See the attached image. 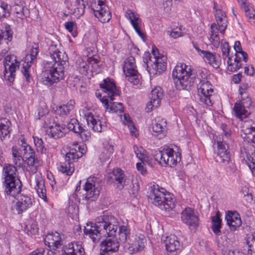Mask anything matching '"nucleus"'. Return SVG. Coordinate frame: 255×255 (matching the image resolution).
Masks as SVG:
<instances>
[{
    "mask_svg": "<svg viewBox=\"0 0 255 255\" xmlns=\"http://www.w3.org/2000/svg\"><path fill=\"white\" fill-rule=\"evenodd\" d=\"M32 205V199L28 196L21 194L17 197V201L12 207V210L15 214H21Z\"/></svg>",
    "mask_w": 255,
    "mask_h": 255,
    "instance_id": "20",
    "label": "nucleus"
},
{
    "mask_svg": "<svg viewBox=\"0 0 255 255\" xmlns=\"http://www.w3.org/2000/svg\"><path fill=\"white\" fill-rule=\"evenodd\" d=\"M9 15L8 5L0 1V18Z\"/></svg>",
    "mask_w": 255,
    "mask_h": 255,
    "instance_id": "56",
    "label": "nucleus"
},
{
    "mask_svg": "<svg viewBox=\"0 0 255 255\" xmlns=\"http://www.w3.org/2000/svg\"><path fill=\"white\" fill-rule=\"evenodd\" d=\"M60 44L58 42L54 43V42H52L49 48V53L53 61H66L67 56L60 51Z\"/></svg>",
    "mask_w": 255,
    "mask_h": 255,
    "instance_id": "29",
    "label": "nucleus"
},
{
    "mask_svg": "<svg viewBox=\"0 0 255 255\" xmlns=\"http://www.w3.org/2000/svg\"><path fill=\"white\" fill-rule=\"evenodd\" d=\"M76 26L75 23L72 21H68L65 23V28L70 32H72Z\"/></svg>",
    "mask_w": 255,
    "mask_h": 255,
    "instance_id": "64",
    "label": "nucleus"
},
{
    "mask_svg": "<svg viewBox=\"0 0 255 255\" xmlns=\"http://www.w3.org/2000/svg\"><path fill=\"white\" fill-rule=\"evenodd\" d=\"M241 135L248 142H255V124L246 122L242 126Z\"/></svg>",
    "mask_w": 255,
    "mask_h": 255,
    "instance_id": "25",
    "label": "nucleus"
},
{
    "mask_svg": "<svg viewBox=\"0 0 255 255\" xmlns=\"http://www.w3.org/2000/svg\"><path fill=\"white\" fill-rule=\"evenodd\" d=\"M79 114L81 118L86 121L88 127L94 131H102L103 125L100 117L94 111L85 107L80 110Z\"/></svg>",
    "mask_w": 255,
    "mask_h": 255,
    "instance_id": "10",
    "label": "nucleus"
},
{
    "mask_svg": "<svg viewBox=\"0 0 255 255\" xmlns=\"http://www.w3.org/2000/svg\"><path fill=\"white\" fill-rule=\"evenodd\" d=\"M25 231L28 235H34L38 232V228L37 223L32 220H29L25 225Z\"/></svg>",
    "mask_w": 255,
    "mask_h": 255,
    "instance_id": "44",
    "label": "nucleus"
},
{
    "mask_svg": "<svg viewBox=\"0 0 255 255\" xmlns=\"http://www.w3.org/2000/svg\"><path fill=\"white\" fill-rule=\"evenodd\" d=\"M221 49L223 59L226 60L227 58L230 57L229 54L230 47L228 43L227 42L222 43Z\"/></svg>",
    "mask_w": 255,
    "mask_h": 255,
    "instance_id": "57",
    "label": "nucleus"
},
{
    "mask_svg": "<svg viewBox=\"0 0 255 255\" xmlns=\"http://www.w3.org/2000/svg\"><path fill=\"white\" fill-rule=\"evenodd\" d=\"M133 150L136 157L142 161H147L148 157L146 154L145 150L140 146L135 145Z\"/></svg>",
    "mask_w": 255,
    "mask_h": 255,
    "instance_id": "48",
    "label": "nucleus"
},
{
    "mask_svg": "<svg viewBox=\"0 0 255 255\" xmlns=\"http://www.w3.org/2000/svg\"><path fill=\"white\" fill-rule=\"evenodd\" d=\"M163 97V91L160 87L156 86L151 91V99L153 101L155 106L160 104L161 100Z\"/></svg>",
    "mask_w": 255,
    "mask_h": 255,
    "instance_id": "42",
    "label": "nucleus"
},
{
    "mask_svg": "<svg viewBox=\"0 0 255 255\" xmlns=\"http://www.w3.org/2000/svg\"><path fill=\"white\" fill-rule=\"evenodd\" d=\"M12 160L15 165L20 166L22 165L23 159L22 157L21 153H20L16 147L13 146L12 148Z\"/></svg>",
    "mask_w": 255,
    "mask_h": 255,
    "instance_id": "45",
    "label": "nucleus"
},
{
    "mask_svg": "<svg viewBox=\"0 0 255 255\" xmlns=\"http://www.w3.org/2000/svg\"><path fill=\"white\" fill-rule=\"evenodd\" d=\"M83 140H88L91 137V132L88 130H86L83 127H81V131L78 132Z\"/></svg>",
    "mask_w": 255,
    "mask_h": 255,
    "instance_id": "59",
    "label": "nucleus"
},
{
    "mask_svg": "<svg viewBox=\"0 0 255 255\" xmlns=\"http://www.w3.org/2000/svg\"><path fill=\"white\" fill-rule=\"evenodd\" d=\"M33 138L37 151L41 153L45 152L46 148H45L44 143L42 139L37 136H33Z\"/></svg>",
    "mask_w": 255,
    "mask_h": 255,
    "instance_id": "50",
    "label": "nucleus"
},
{
    "mask_svg": "<svg viewBox=\"0 0 255 255\" xmlns=\"http://www.w3.org/2000/svg\"><path fill=\"white\" fill-rule=\"evenodd\" d=\"M65 255H84V249L80 242H74L68 244L64 247Z\"/></svg>",
    "mask_w": 255,
    "mask_h": 255,
    "instance_id": "28",
    "label": "nucleus"
},
{
    "mask_svg": "<svg viewBox=\"0 0 255 255\" xmlns=\"http://www.w3.org/2000/svg\"><path fill=\"white\" fill-rule=\"evenodd\" d=\"M31 185L34 187L39 197L44 201H46L44 180L40 173L35 174L34 177L31 179Z\"/></svg>",
    "mask_w": 255,
    "mask_h": 255,
    "instance_id": "22",
    "label": "nucleus"
},
{
    "mask_svg": "<svg viewBox=\"0 0 255 255\" xmlns=\"http://www.w3.org/2000/svg\"><path fill=\"white\" fill-rule=\"evenodd\" d=\"M245 161L251 170L253 175L255 176V154L247 155Z\"/></svg>",
    "mask_w": 255,
    "mask_h": 255,
    "instance_id": "51",
    "label": "nucleus"
},
{
    "mask_svg": "<svg viewBox=\"0 0 255 255\" xmlns=\"http://www.w3.org/2000/svg\"><path fill=\"white\" fill-rule=\"evenodd\" d=\"M145 162L141 161L140 162H138L136 164L137 170L142 175H145L147 173V170L145 167Z\"/></svg>",
    "mask_w": 255,
    "mask_h": 255,
    "instance_id": "62",
    "label": "nucleus"
},
{
    "mask_svg": "<svg viewBox=\"0 0 255 255\" xmlns=\"http://www.w3.org/2000/svg\"><path fill=\"white\" fill-rule=\"evenodd\" d=\"M215 16L217 23L211 25L210 41L215 47H218L220 44L219 33H224L227 26V18L226 13L220 9L216 10Z\"/></svg>",
    "mask_w": 255,
    "mask_h": 255,
    "instance_id": "7",
    "label": "nucleus"
},
{
    "mask_svg": "<svg viewBox=\"0 0 255 255\" xmlns=\"http://www.w3.org/2000/svg\"><path fill=\"white\" fill-rule=\"evenodd\" d=\"M164 244L167 252L173 255L177 254L181 247L178 238L174 235L167 236L164 240Z\"/></svg>",
    "mask_w": 255,
    "mask_h": 255,
    "instance_id": "24",
    "label": "nucleus"
},
{
    "mask_svg": "<svg viewBox=\"0 0 255 255\" xmlns=\"http://www.w3.org/2000/svg\"><path fill=\"white\" fill-rule=\"evenodd\" d=\"M167 33L170 37L173 38H177L183 35V32L179 27H176L175 28L171 29V30H168L167 31Z\"/></svg>",
    "mask_w": 255,
    "mask_h": 255,
    "instance_id": "55",
    "label": "nucleus"
},
{
    "mask_svg": "<svg viewBox=\"0 0 255 255\" xmlns=\"http://www.w3.org/2000/svg\"><path fill=\"white\" fill-rule=\"evenodd\" d=\"M213 92V86L209 81L205 78L202 77V79H200V82L198 84V93L201 102L207 106L212 105L211 97Z\"/></svg>",
    "mask_w": 255,
    "mask_h": 255,
    "instance_id": "13",
    "label": "nucleus"
},
{
    "mask_svg": "<svg viewBox=\"0 0 255 255\" xmlns=\"http://www.w3.org/2000/svg\"><path fill=\"white\" fill-rule=\"evenodd\" d=\"M11 123L6 119H0V140L2 141L9 133Z\"/></svg>",
    "mask_w": 255,
    "mask_h": 255,
    "instance_id": "39",
    "label": "nucleus"
},
{
    "mask_svg": "<svg viewBox=\"0 0 255 255\" xmlns=\"http://www.w3.org/2000/svg\"><path fill=\"white\" fill-rule=\"evenodd\" d=\"M19 63L13 55H7L3 60L4 67V78L9 83H12L15 78L16 70L19 67Z\"/></svg>",
    "mask_w": 255,
    "mask_h": 255,
    "instance_id": "14",
    "label": "nucleus"
},
{
    "mask_svg": "<svg viewBox=\"0 0 255 255\" xmlns=\"http://www.w3.org/2000/svg\"><path fill=\"white\" fill-rule=\"evenodd\" d=\"M85 193L83 194V199L87 201L94 200L99 195L100 188L99 180L95 177H89L87 179L83 186Z\"/></svg>",
    "mask_w": 255,
    "mask_h": 255,
    "instance_id": "12",
    "label": "nucleus"
},
{
    "mask_svg": "<svg viewBox=\"0 0 255 255\" xmlns=\"http://www.w3.org/2000/svg\"><path fill=\"white\" fill-rule=\"evenodd\" d=\"M26 169L29 172L35 173L43 163L41 159L34 155L27 157Z\"/></svg>",
    "mask_w": 255,
    "mask_h": 255,
    "instance_id": "34",
    "label": "nucleus"
},
{
    "mask_svg": "<svg viewBox=\"0 0 255 255\" xmlns=\"http://www.w3.org/2000/svg\"><path fill=\"white\" fill-rule=\"evenodd\" d=\"M123 123L124 125H128V129H134V126L132 121L130 119V117L128 114H124V118L122 119Z\"/></svg>",
    "mask_w": 255,
    "mask_h": 255,
    "instance_id": "58",
    "label": "nucleus"
},
{
    "mask_svg": "<svg viewBox=\"0 0 255 255\" xmlns=\"http://www.w3.org/2000/svg\"><path fill=\"white\" fill-rule=\"evenodd\" d=\"M155 159L162 166H175L181 160V153L168 146L163 147L154 155Z\"/></svg>",
    "mask_w": 255,
    "mask_h": 255,
    "instance_id": "9",
    "label": "nucleus"
},
{
    "mask_svg": "<svg viewBox=\"0 0 255 255\" xmlns=\"http://www.w3.org/2000/svg\"><path fill=\"white\" fill-rule=\"evenodd\" d=\"M3 175L5 193L13 197L18 195L21 191V183L17 178L16 168L11 164H6L3 168Z\"/></svg>",
    "mask_w": 255,
    "mask_h": 255,
    "instance_id": "5",
    "label": "nucleus"
},
{
    "mask_svg": "<svg viewBox=\"0 0 255 255\" xmlns=\"http://www.w3.org/2000/svg\"><path fill=\"white\" fill-rule=\"evenodd\" d=\"M166 122L163 119H155L152 121V135L158 138L165 136L166 133Z\"/></svg>",
    "mask_w": 255,
    "mask_h": 255,
    "instance_id": "23",
    "label": "nucleus"
},
{
    "mask_svg": "<svg viewBox=\"0 0 255 255\" xmlns=\"http://www.w3.org/2000/svg\"><path fill=\"white\" fill-rule=\"evenodd\" d=\"M83 0H70L71 11L77 17H79L84 14L85 6L81 2Z\"/></svg>",
    "mask_w": 255,
    "mask_h": 255,
    "instance_id": "37",
    "label": "nucleus"
},
{
    "mask_svg": "<svg viewBox=\"0 0 255 255\" xmlns=\"http://www.w3.org/2000/svg\"><path fill=\"white\" fill-rule=\"evenodd\" d=\"M250 86L247 83H243L241 84L239 89V92L241 95V99H244L246 98H251L247 93V90Z\"/></svg>",
    "mask_w": 255,
    "mask_h": 255,
    "instance_id": "54",
    "label": "nucleus"
},
{
    "mask_svg": "<svg viewBox=\"0 0 255 255\" xmlns=\"http://www.w3.org/2000/svg\"><path fill=\"white\" fill-rule=\"evenodd\" d=\"M227 59V69L228 70L232 72L238 70L242 66V59H239L235 56L234 58L232 57H228Z\"/></svg>",
    "mask_w": 255,
    "mask_h": 255,
    "instance_id": "38",
    "label": "nucleus"
},
{
    "mask_svg": "<svg viewBox=\"0 0 255 255\" xmlns=\"http://www.w3.org/2000/svg\"><path fill=\"white\" fill-rule=\"evenodd\" d=\"M181 221L189 228H195L198 225L199 218L197 212L193 208L186 207L181 213Z\"/></svg>",
    "mask_w": 255,
    "mask_h": 255,
    "instance_id": "19",
    "label": "nucleus"
},
{
    "mask_svg": "<svg viewBox=\"0 0 255 255\" xmlns=\"http://www.w3.org/2000/svg\"><path fill=\"white\" fill-rule=\"evenodd\" d=\"M22 145L21 146L22 149L23 151V156L25 158L27 159V157H30L35 155V152L33 149L28 144H27L24 141L21 140Z\"/></svg>",
    "mask_w": 255,
    "mask_h": 255,
    "instance_id": "52",
    "label": "nucleus"
},
{
    "mask_svg": "<svg viewBox=\"0 0 255 255\" xmlns=\"http://www.w3.org/2000/svg\"><path fill=\"white\" fill-rule=\"evenodd\" d=\"M106 0H91L90 5L94 14L102 22H108L111 18V13L106 4Z\"/></svg>",
    "mask_w": 255,
    "mask_h": 255,
    "instance_id": "11",
    "label": "nucleus"
},
{
    "mask_svg": "<svg viewBox=\"0 0 255 255\" xmlns=\"http://www.w3.org/2000/svg\"><path fill=\"white\" fill-rule=\"evenodd\" d=\"M166 58L164 56L158 58L154 60L151 68L148 70L150 74H160L166 69Z\"/></svg>",
    "mask_w": 255,
    "mask_h": 255,
    "instance_id": "30",
    "label": "nucleus"
},
{
    "mask_svg": "<svg viewBox=\"0 0 255 255\" xmlns=\"http://www.w3.org/2000/svg\"><path fill=\"white\" fill-rule=\"evenodd\" d=\"M66 61H54L50 62L46 67L43 77L42 78V83L46 85H51L57 83L64 77V66L63 62Z\"/></svg>",
    "mask_w": 255,
    "mask_h": 255,
    "instance_id": "8",
    "label": "nucleus"
},
{
    "mask_svg": "<svg viewBox=\"0 0 255 255\" xmlns=\"http://www.w3.org/2000/svg\"><path fill=\"white\" fill-rule=\"evenodd\" d=\"M48 110L45 106L39 107L37 111V115L36 116L37 119H40L46 114H48Z\"/></svg>",
    "mask_w": 255,
    "mask_h": 255,
    "instance_id": "61",
    "label": "nucleus"
},
{
    "mask_svg": "<svg viewBox=\"0 0 255 255\" xmlns=\"http://www.w3.org/2000/svg\"><path fill=\"white\" fill-rule=\"evenodd\" d=\"M119 239L121 243H126L128 242V237L129 235V230L126 226H121L118 232Z\"/></svg>",
    "mask_w": 255,
    "mask_h": 255,
    "instance_id": "46",
    "label": "nucleus"
},
{
    "mask_svg": "<svg viewBox=\"0 0 255 255\" xmlns=\"http://www.w3.org/2000/svg\"><path fill=\"white\" fill-rule=\"evenodd\" d=\"M146 240L142 235H135L129 237L128 243L124 247L128 252L130 254H134L142 251L144 247Z\"/></svg>",
    "mask_w": 255,
    "mask_h": 255,
    "instance_id": "17",
    "label": "nucleus"
},
{
    "mask_svg": "<svg viewBox=\"0 0 255 255\" xmlns=\"http://www.w3.org/2000/svg\"><path fill=\"white\" fill-rule=\"evenodd\" d=\"M149 198L153 204L162 211L170 212L175 207V199L173 195L157 184L151 187Z\"/></svg>",
    "mask_w": 255,
    "mask_h": 255,
    "instance_id": "3",
    "label": "nucleus"
},
{
    "mask_svg": "<svg viewBox=\"0 0 255 255\" xmlns=\"http://www.w3.org/2000/svg\"><path fill=\"white\" fill-rule=\"evenodd\" d=\"M103 150L99 155V158L102 161H105L110 159L114 153V145L111 141H106L103 143Z\"/></svg>",
    "mask_w": 255,
    "mask_h": 255,
    "instance_id": "35",
    "label": "nucleus"
},
{
    "mask_svg": "<svg viewBox=\"0 0 255 255\" xmlns=\"http://www.w3.org/2000/svg\"><path fill=\"white\" fill-rule=\"evenodd\" d=\"M217 154L221 159V162H228L230 159V154L228 151V146L225 143L220 140H217Z\"/></svg>",
    "mask_w": 255,
    "mask_h": 255,
    "instance_id": "33",
    "label": "nucleus"
},
{
    "mask_svg": "<svg viewBox=\"0 0 255 255\" xmlns=\"http://www.w3.org/2000/svg\"><path fill=\"white\" fill-rule=\"evenodd\" d=\"M252 104L251 98L240 99L234 105V114L241 120L248 117L251 114L250 107Z\"/></svg>",
    "mask_w": 255,
    "mask_h": 255,
    "instance_id": "18",
    "label": "nucleus"
},
{
    "mask_svg": "<svg viewBox=\"0 0 255 255\" xmlns=\"http://www.w3.org/2000/svg\"><path fill=\"white\" fill-rule=\"evenodd\" d=\"M44 243L49 247L56 249L63 244V240L60 235L57 233L48 234L44 239Z\"/></svg>",
    "mask_w": 255,
    "mask_h": 255,
    "instance_id": "31",
    "label": "nucleus"
},
{
    "mask_svg": "<svg viewBox=\"0 0 255 255\" xmlns=\"http://www.w3.org/2000/svg\"><path fill=\"white\" fill-rule=\"evenodd\" d=\"M246 242L248 246L247 255H255V232L247 235Z\"/></svg>",
    "mask_w": 255,
    "mask_h": 255,
    "instance_id": "41",
    "label": "nucleus"
},
{
    "mask_svg": "<svg viewBox=\"0 0 255 255\" xmlns=\"http://www.w3.org/2000/svg\"><path fill=\"white\" fill-rule=\"evenodd\" d=\"M113 179L117 182V187L122 189L125 184V175L123 171L120 168L115 169L113 170Z\"/></svg>",
    "mask_w": 255,
    "mask_h": 255,
    "instance_id": "40",
    "label": "nucleus"
},
{
    "mask_svg": "<svg viewBox=\"0 0 255 255\" xmlns=\"http://www.w3.org/2000/svg\"><path fill=\"white\" fill-rule=\"evenodd\" d=\"M86 152L85 144H73L69 151L65 155V161L60 163L59 170L67 175H71L74 171V162L81 157Z\"/></svg>",
    "mask_w": 255,
    "mask_h": 255,
    "instance_id": "6",
    "label": "nucleus"
},
{
    "mask_svg": "<svg viewBox=\"0 0 255 255\" xmlns=\"http://www.w3.org/2000/svg\"><path fill=\"white\" fill-rule=\"evenodd\" d=\"M221 214L218 211L215 216L212 218V229L213 232L216 235H219L221 231V219H220Z\"/></svg>",
    "mask_w": 255,
    "mask_h": 255,
    "instance_id": "43",
    "label": "nucleus"
},
{
    "mask_svg": "<svg viewBox=\"0 0 255 255\" xmlns=\"http://www.w3.org/2000/svg\"><path fill=\"white\" fill-rule=\"evenodd\" d=\"M160 105L159 103H158V105L155 106L153 101L150 99V101L146 104L145 110L147 112H150L154 109L158 108Z\"/></svg>",
    "mask_w": 255,
    "mask_h": 255,
    "instance_id": "63",
    "label": "nucleus"
},
{
    "mask_svg": "<svg viewBox=\"0 0 255 255\" xmlns=\"http://www.w3.org/2000/svg\"><path fill=\"white\" fill-rule=\"evenodd\" d=\"M45 124L49 130L48 134L51 137L58 138L63 136L65 132V128L60 124L55 122L53 118H48L45 121Z\"/></svg>",
    "mask_w": 255,
    "mask_h": 255,
    "instance_id": "21",
    "label": "nucleus"
},
{
    "mask_svg": "<svg viewBox=\"0 0 255 255\" xmlns=\"http://www.w3.org/2000/svg\"><path fill=\"white\" fill-rule=\"evenodd\" d=\"M79 68V71L82 74L86 75L88 74L89 65L84 61L80 62Z\"/></svg>",
    "mask_w": 255,
    "mask_h": 255,
    "instance_id": "60",
    "label": "nucleus"
},
{
    "mask_svg": "<svg viewBox=\"0 0 255 255\" xmlns=\"http://www.w3.org/2000/svg\"><path fill=\"white\" fill-rule=\"evenodd\" d=\"M204 61L215 68L219 67L221 63L220 56L218 54L205 51L201 55Z\"/></svg>",
    "mask_w": 255,
    "mask_h": 255,
    "instance_id": "32",
    "label": "nucleus"
},
{
    "mask_svg": "<svg viewBox=\"0 0 255 255\" xmlns=\"http://www.w3.org/2000/svg\"><path fill=\"white\" fill-rule=\"evenodd\" d=\"M118 222L116 218L111 215H104L96 218L95 222L88 223L84 229V233L95 243L106 237H110L103 242L106 253L116 252L118 251L119 242L117 239L113 237L118 228Z\"/></svg>",
    "mask_w": 255,
    "mask_h": 255,
    "instance_id": "1",
    "label": "nucleus"
},
{
    "mask_svg": "<svg viewBox=\"0 0 255 255\" xmlns=\"http://www.w3.org/2000/svg\"><path fill=\"white\" fill-rule=\"evenodd\" d=\"M175 86L179 90L188 89L193 84L195 74L191 68L182 63H178L172 72Z\"/></svg>",
    "mask_w": 255,
    "mask_h": 255,
    "instance_id": "4",
    "label": "nucleus"
},
{
    "mask_svg": "<svg viewBox=\"0 0 255 255\" xmlns=\"http://www.w3.org/2000/svg\"><path fill=\"white\" fill-rule=\"evenodd\" d=\"M234 49L236 51L235 56L239 59H242L243 61L246 62L248 58L247 54L242 50L241 43L237 41L235 42Z\"/></svg>",
    "mask_w": 255,
    "mask_h": 255,
    "instance_id": "47",
    "label": "nucleus"
},
{
    "mask_svg": "<svg viewBox=\"0 0 255 255\" xmlns=\"http://www.w3.org/2000/svg\"><path fill=\"white\" fill-rule=\"evenodd\" d=\"M75 107V102L70 100L65 104L56 107L55 112L57 115L64 117L70 114Z\"/></svg>",
    "mask_w": 255,
    "mask_h": 255,
    "instance_id": "36",
    "label": "nucleus"
},
{
    "mask_svg": "<svg viewBox=\"0 0 255 255\" xmlns=\"http://www.w3.org/2000/svg\"><path fill=\"white\" fill-rule=\"evenodd\" d=\"M101 89L96 92L97 97L99 99L105 108L106 112L109 113H116L121 114L124 112L123 104L121 103H113L115 96L119 95V91L115 83L109 78L103 80L100 84Z\"/></svg>",
    "mask_w": 255,
    "mask_h": 255,
    "instance_id": "2",
    "label": "nucleus"
},
{
    "mask_svg": "<svg viewBox=\"0 0 255 255\" xmlns=\"http://www.w3.org/2000/svg\"><path fill=\"white\" fill-rule=\"evenodd\" d=\"M39 46L34 43L30 51V53L27 54L23 59L21 72L25 77L26 80L29 82L31 79L29 70L32 63L36 61V56L39 52Z\"/></svg>",
    "mask_w": 255,
    "mask_h": 255,
    "instance_id": "16",
    "label": "nucleus"
},
{
    "mask_svg": "<svg viewBox=\"0 0 255 255\" xmlns=\"http://www.w3.org/2000/svg\"><path fill=\"white\" fill-rule=\"evenodd\" d=\"M29 255H56L55 253L52 251L39 248L32 251Z\"/></svg>",
    "mask_w": 255,
    "mask_h": 255,
    "instance_id": "53",
    "label": "nucleus"
},
{
    "mask_svg": "<svg viewBox=\"0 0 255 255\" xmlns=\"http://www.w3.org/2000/svg\"><path fill=\"white\" fill-rule=\"evenodd\" d=\"M226 220L230 229L232 231L236 230L242 224L240 215L237 212L228 211L226 216Z\"/></svg>",
    "mask_w": 255,
    "mask_h": 255,
    "instance_id": "27",
    "label": "nucleus"
},
{
    "mask_svg": "<svg viewBox=\"0 0 255 255\" xmlns=\"http://www.w3.org/2000/svg\"><path fill=\"white\" fill-rule=\"evenodd\" d=\"M123 70L127 79L134 85L140 81V76L136 70L135 59L132 56L128 57L125 61Z\"/></svg>",
    "mask_w": 255,
    "mask_h": 255,
    "instance_id": "15",
    "label": "nucleus"
},
{
    "mask_svg": "<svg viewBox=\"0 0 255 255\" xmlns=\"http://www.w3.org/2000/svg\"><path fill=\"white\" fill-rule=\"evenodd\" d=\"M126 17L129 20L133 28L138 34V35L142 38H143L144 35L140 31V25L141 24V20L139 18L137 14L133 12L131 10H128L125 13Z\"/></svg>",
    "mask_w": 255,
    "mask_h": 255,
    "instance_id": "26",
    "label": "nucleus"
},
{
    "mask_svg": "<svg viewBox=\"0 0 255 255\" xmlns=\"http://www.w3.org/2000/svg\"><path fill=\"white\" fill-rule=\"evenodd\" d=\"M67 128L75 133H78L81 131V125L79 124L78 120L75 119H72L67 124Z\"/></svg>",
    "mask_w": 255,
    "mask_h": 255,
    "instance_id": "49",
    "label": "nucleus"
}]
</instances>
